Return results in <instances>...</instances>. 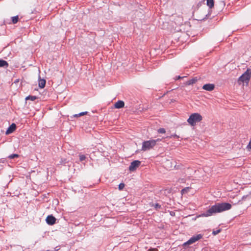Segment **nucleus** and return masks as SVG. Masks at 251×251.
Masks as SVG:
<instances>
[{
    "mask_svg": "<svg viewBox=\"0 0 251 251\" xmlns=\"http://www.w3.org/2000/svg\"><path fill=\"white\" fill-rule=\"evenodd\" d=\"M231 204L227 202L216 203L207 210L197 216V217L211 216L214 214L228 210L231 208Z\"/></svg>",
    "mask_w": 251,
    "mask_h": 251,
    "instance_id": "1",
    "label": "nucleus"
},
{
    "mask_svg": "<svg viewBox=\"0 0 251 251\" xmlns=\"http://www.w3.org/2000/svg\"><path fill=\"white\" fill-rule=\"evenodd\" d=\"M202 119V116L198 113L192 114L187 120L188 123L194 126L197 123L200 122Z\"/></svg>",
    "mask_w": 251,
    "mask_h": 251,
    "instance_id": "2",
    "label": "nucleus"
},
{
    "mask_svg": "<svg viewBox=\"0 0 251 251\" xmlns=\"http://www.w3.org/2000/svg\"><path fill=\"white\" fill-rule=\"evenodd\" d=\"M157 141H158V139L144 141L142 143L141 150L145 151L152 149L156 145Z\"/></svg>",
    "mask_w": 251,
    "mask_h": 251,
    "instance_id": "3",
    "label": "nucleus"
},
{
    "mask_svg": "<svg viewBox=\"0 0 251 251\" xmlns=\"http://www.w3.org/2000/svg\"><path fill=\"white\" fill-rule=\"evenodd\" d=\"M251 77V70L248 69L239 78V80L243 82H248Z\"/></svg>",
    "mask_w": 251,
    "mask_h": 251,
    "instance_id": "4",
    "label": "nucleus"
},
{
    "mask_svg": "<svg viewBox=\"0 0 251 251\" xmlns=\"http://www.w3.org/2000/svg\"><path fill=\"white\" fill-rule=\"evenodd\" d=\"M202 235L201 234H198L196 236H193L190 238L187 242L183 244V246L186 247L187 245L192 244L196 241L202 238Z\"/></svg>",
    "mask_w": 251,
    "mask_h": 251,
    "instance_id": "5",
    "label": "nucleus"
},
{
    "mask_svg": "<svg viewBox=\"0 0 251 251\" xmlns=\"http://www.w3.org/2000/svg\"><path fill=\"white\" fill-rule=\"evenodd\" d=\"M141 162L139 160H135L130 163L129 167L130 171L133 172L136 170V169L140 166Z\"/></svg>",
    "mask_w": 251,
    "mask_h": 251,
    "instance_id": "6",
    "label": "nucleus"
},
{
    "mask_svg": "<svg viewBox=\"0 0 251 251\" xmlns=\"http://www.w3.org/2000/svg\"><path fill=\"white\" fill-rule=\"evenodd\" d=\"M46 222L49 225H53L55 223L56 219L52 215H49L46 218Z\"/></svg>",
    "mask_w": 251,
    "mask_h": 251,
    "instance_id": "7",
    "label": "nucleus"
},
{
    "mask_svg": "<svg viewBox=\"0 0 251 251\" xmlns=\"http://www.w3.org/2000/svg\"><path fill=\"white\" fill-rule=\"evenodd\" d=\"M214 88H215V85L213 84H210V83L204 84L202 87V88L204 90H205L208 91H211L213 90Z\"/></svg>",
    "mask_w": 251,
    "mask_h": 251,
    "instance_id": "8",
    "label": "nucleus"
},
{
    "mask_svg": "<svg viewBox=\"0 0 251 251\" xmlns=\"http://www.w3.org/2000/svg\"><path fill=\"white\" fill-rule=\"evenodd\" d=\"M16 128V125L15 124H12L8 128L6 131V134H9L10 133H12Z\"/></svg>",
    "mask_w": 251,
    "mask_h": 251,
    "instance_id": "9",
    "label": "nucleus"
},
{
    "mask_svg": "<svg viewBox=\"0 0 251 251\" xmlns=\"http://www.w3.org/2000/svg\"><path fill=\"white\" fill-rule=\"evenodd\" d=\"M124 105L125 103L122 100H118L114 104L115 107L118 109L124 107Z\"/></svg>",
    "mask_w": 251,
    "mask_h": 251,
    "instance_id": "10",
    "label": "nucleus"
},
{
    "mask_svg": "<svg viewBox=\"0 0 251 251\" xmlns=\"http://www.w3.org/2000/svg\"><path fill=\"white\" fill-rule=\"evenodd\" d=\"M198 81L197 77H193V78L189 80L186 82V84L188 85H193Z\"/></svg>",
    "mask_w": 251,
    "mask_h": 251,
    "instance_id": "11",
    "label": "nucleus"
},
{
    "mask_svg": "<svg viewBox=\"0 0 251 251\" xmlns=\"http://www.w3.org/2000/svg\"><path fill=\"white\" fill-rule=\"evenodd\" d=\"M46 84V80L44 79H40L39 80L38 85L40 88L45 87Z\"/></svg>",
    "mask_w": 251,
    "mask_h": 251,
    "instance_id": "12",
    "label": "nucleus"
},
{
    "mask_svg": "<svg viewBox=\"0 0 251 251\" xmlns=\"http://www.w3.org/2000/svg\"><path fill=\"white\" fill-rule=\"evenodd\" d=\"M8 66V63L7 61L0 59V67L7 68Z\"/></svg>",
    "mask_w": 251,
    "mask_h": 251,
    "instance_id": "13",
    "label": "nucleus"
},
{
    "mask_svg": "<svg viewBox=\"0 0 251 251\" xmlns=\"http://www.w3.org/2000/svg\"><path fill=\"white\" fill-rule=\"evenodd\" d=\"M37 99V97L35 96H28L26 97L25 100H30L31 101H34Z\"/></svg>",
    "mask_w": 251,
    "mask_h": 251,
    "instance_id": "14",
    "label": "nucleus"
},
{
    "mask_svg": "<svg viewBox=\"0 0 251 251\" xmlns=\"http://www.w3.org/2000/svg\"><path fill=\"white\" fill-rule=\"evenodd\" d=\"M207 5L210 8L214 6L213 0H207Z\"/></svg>",
    "mask_w": 251,
    "mask_h": 251,
    "instance_id": "15",
    "label": "nucleus"
},
{
    "mask_svg": "<svg viewBox=\"0 0 251 251\" xmlns=\"http://www.w3.org/2000/svg\"><path fill=\"white\" fill-rule=\"evenodd\" d=\"M87 112H81V113H79L78 114H75L73 115V117H80V116H83L84 115H86L87 114Z\"/></svg>",
    "mask_w": 251,
    "mask_h": 251,
    "instance_id": "16",
    "label": "nucleus"
},
{
    "mask_svg": "<svg viewBox=\"0 0 251 251\" xmlns=\"http://www.w3.org/2000/svg\"><path fill=\"white\" fill-rule=\"evenodd\" d=\"M152 206H153L156 210H158L161 208V205L158 203L152 204Z\"/></svg>",
    "mask_w": 251,
    "mask_h": 251,
    "instance_id": "17",
    "label": "nucleus"
},
{
    "mask_svg": "<svg viewBox=\"0 0 251 251\" xmlns=\"http://www.w3.org/2000/svg\"><path fill=\"white\" fill-rule=\"evenodd\" d=\"M18 21V16H16L12 17V21L13 24H16Z\"/></svg>",
    "mask_w": 251,
    "mask_h": 251,
    "instance_id": "18",
    "label": "nucleus"
},
{
    "mask_svg": "<svg viewBox=\"0 0 251 251\" xmlns=\"http://www.w3.org/2000/svg\"><path fill=\"white\" fill-rule=\"evenodd\" d=\"M221 229H217V230H214L212 231V234L214 235H216L218 234V233H219L221 232Z\"/></svg>",
    "mask_w": 251,
    "mask_h": 251,
    "instance_id": "19",
    "label": "nucleus"
},
{
    "mask_svg": "<svg viewBox=\"0 0 251 251\" xmlns=\"http://www.w3.org/2000/svg\"><path fill=\"white\" fill-rule=\"evenodd\" d=\"M19 155L18 154H12L8 156V158L10 159H13L15 157H18Z\"/></svg>",
    "mask_w": 251,
    "mask_h": 251,
    "instance_id": "20",
    "label": "nucleus"
},
{
    "mask_svg": "<svg viewBox=\"0 0 251 251\" xmlns=\"http://www.w3.org/2000/svg\"><path fill=\"white\" fill-rule=\"evenodd\" d=\"M166 132V130L165 129V128H160L159 129H158V132L159 133H165Z\"/></svg>",
    "mask_w": 251,
    "mask_h": 251,
    "instance_id": "21",
    "label": "nucleus"
},
{
    "mask_svg": "<svg viewBox=\"0 0 251 251\" xmlns=\"http://www.w3.org/2000/svg\"><path fill=\"white\" fill-rule=\"evenodd\" d=\"M79 160L80 161H82L86 159L85 155H84L83 154H79Z\"/></svg>",
    "mask_w": 251,
    "mask_h": 251,
    "instance_id": "22",
    "label": "nucleus"
},
{
    "mask_svg": "<svg viewBox=\"0 0 251 251\" xmlns=\"http://www.w3.org/2000/svg\"><path fill=\"white\" fill-rule=\"evenodd\" d=\"M189 189V187H185L181 190V193L183 194L185 193H187Z\"/></svg>",
    "mask_w": 251,
    "mask_h": 251,
    "instance_id": "23",
    "label": "nucleus"
},
{
    "mask_svg": "<svg viewBox=\"0 0 251 251\" xmlns=\"http://www.w3.org/2000/svg\"><path fill=\"white\" fill-rule=\"evenodd\" d=\"M125 187V184L123 183H121L119 185V189L120 190H122Z\"/></svg>",
    "mask_w": 251,
    "mask_h": 251,
    "instance_id": "24",
    "label": "nucleus"
},
{
    "mask_svg": "<svg viewBox=\"0 0 251 251\" xmlns=\"http://www.w3.org/2000/svg\"><path fill=\"white\" fill-rule=\"evenodd\" d=\"M247 148L249 150H251V138L248 145L247 146Z\"/></svg>",
    "mask_w": 251,
    "mask_h": 251,
    "instance_id": "25",
    "label": "nucleus"
},
{
    "mask_svg": "<svg viewBox=\"0 0 251 251\" xmlns=\"http://www.w3.org/2000/svg\"><path fill=\"white\" fill-rule=\"evenodd\" d=\"M170 137V138L175 137V138H178L179 136L178 135H177L176 134H175L171 135V136Z\"/></svg>",
    "mask_w": 251,
    "mask_h": 251,
    "instance_id": "26",
    "label": "nucleus"
},
{
    "mask_svg": "<svg viewBox=\"0 0 251 251\" xmlns=\"http://www.w3.org/2000/svg\"><path fill=\"white\" fill-rule=\"evenodd\" d=\"M248 196V195H245V196H243L242 198V201H245L246 198H247V197Z\"/></svg>",
    "mask_w": 251,
    "mask_h": 251,
    "instance_id": "27",
    "label": "nucleus"
},
{
    "mask_svg": "<svg viewBox=\"0 0 251 251\" xmlns=\"http://www.w3.org/2000/svg\"><path fill=\"white\" fill-rule=\"evenodd\" d=\"M176 77H177V78H176V79H180V78H183V77H184V76H182V77H181V76H180L178 75V76H177Z\"/></svg>",
    "mask_w": 251,
    "mask_h": 251,
    "instance_id": "28",
    "label": "nucleus"
}]
</instances>
